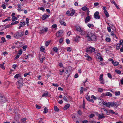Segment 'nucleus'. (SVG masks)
<instances>
[{
	"mask_svg": "<svg viewBox=\"0 0 123 123\" xmlns=\"http://www.w3.org/2000/svg\"><path fill=\"white\" fill-rule=\"evenodd\" d=\"M112 63L113 64V65L115 66H117L119 64V62H114L113 60H112Z\"/></svg>",
	"mask_w": 123,
	"mask_h": 123,
	"instance_id": "f3484780",
	"label": "nucleus"
},
{
	"mask_svg": "<svg viewBox=\"0 0 123 123\" xmlns=\"http://www.w3.org/2000/svg\"><path fill=\"white\" fill-rule=\"evenodd\" d=\"M111 35L112 36H114L115 35L114 34V32L113 31H112L111 32Z\"/></svg>",
	"mask_w": 123,
	"mask_h": 123,
	"instance_id": "338daca9",
	"label": "nucleus"
},
{
	"mask_svg": "<svg viewBox=\"0 0 123 123\" xmlns=\"http://www.w3.org/2000/svg\"><path fill=\"white\" fill-rule=\"evenodd\" d=\"M121 45L119 44H118L117 45L116 49L117 50H119L120 48Z\"/></svg>",
	"mask_w": 123,
	"mask_h": 123,
	"instance_id": "a18cd8bd",
	"label": "nucleus"
},
{
	"mask_svg": "<svg viewBox=\"0 0 123 123\" xmlns=\"http://www.w3.org/2000/svg\"><path fill=\"white\" fill-rule=\"evenodd\" d=\"M103 74H101L99 76V79L100 80L103 79Z\"/></svg>",
	"mask_w": 123,
	"mask_h": 123,
	"instance_id": "69168bd1",
	"label": "nucleus"
},
{
	"mask_svg": "<svg viewBox=\"0 0 123 123\" xmlns=\"http://www.w3.org/2000/svg\"><path fill=\"white\" fill-rule=\"evenodd\" d=\"M107 29L109 32H110L111 31V29L110 27H107Z\"/></svg>",
	"mask_w": 123,
	"mask_h": 123,
	"instance_id": "6e6d98bb",
	"label": "nucleus"
},
{
	"mask_svg": "<svg viewBox=\"0 0 123 123\" xmlns=\"http://www.w3.org/2000/svg\"><path fill=\"white\" fill-rule=\"evenodd\" d=\"M10 18H11V17H8L6 19H5L4 20H3L2 21L3 22H5L6 21H8L9 20H10Z\"/></svg>",
	"mask_w": 123,
	"mask_h": 123,
	"instance_id": "c756f323",
	"label": "nucleus"
},
{
	"mask_svg": "<svg viewBox=\"0 0 123 123\" xmlns=\"http://www.w3.org/2000/svg\"><path fill=\"white\" fill-rule=\"evenodd\" d=\"M63 31L60 30L58 32L56 33V35L57 37H61L63 36Z\"/></svg>",
	"mask_w": 123,
	"mask_h": 123,
	"instance_id": "1a4fd4ad",
	"label": "nucleus"
},
{
	"mask_svg": "<svg viewBox=\"0 0 123 123\" xmlns=\"http://www.w3.org/2000/svg\"><path fill=\"white\" fill-rule=\"evenodd\" d=\"M6 100V99L5 97L0 96V102H5Z\"/></svg>",
	"mask_w": 123,
	"mask_h": 123,
	"instance_id": "9d476101",
	"label": "nucleus"
},
{
	"mask_svg": "<svg viewBox=\"0 0 123 123\" xmlns=\"http://www.w3.org/2000/svg\"><path fill=\"white\" fill-rule=\"evenodd\" d=\"M106 96H109L110 97L112 96V95L111 93L110 92H107L106 93Z\"/></svg>",
	"mask_w": 123,
	"mask_h": 123,
	"instance_id": "5701e85b",
	"label": "nucleus"
},
{
	"mask_svg": "<svg viewBox=\"0 0 123 123\" xmlns=\"http://www.w3.org/2000/svg\"><path fill=\"white\" fill-rule=\"evenodd\" d=\"M48 92L44 93L42 95V97H47L48 96Z\"/></svg>",
	"mask_w": 123,
	"mask_h": 123,
	"instance_id": "4c0bfd02",
	"label": "nucleus"
},
{
	"mask_svg": "<svg viewBox=\"0 0 123 123\" xmlns=\"http://www.w3.org/2000/svg\"><path fill=\"white\" fill-rule=\"evenodd\" d=\"M81 9L83 11H85L86 10L88 9V8L87 7L84 6L82 7V8H81Z\"/></svg>",
	"mask_w": 123,
	"mask_h": 123,
	"instance_id": "bb28decb",
	"label": "nucleus"
},
{
	"mask_svg": "<svg viewBox=\"0 0 123 123\" xmlns=\"http://www.w3.org/2000/svg\"><path fill=\"white\" fill-rule=\"evenodd\" d=\"M83 87H81L80 88V94H81L83 93Z\"/></svg>",
	"mask_w": 123,
	"mask_h": 123,
	"instance_id": "58836bf2",
	"label": "nucleus"
},
{
	"mask_svg": "<svg viewBox=\"0 0 123 123\" xmlns=\"http://www.w3.org/2000/svg\"><path fill=\"white\" fill-rule=\"evenodd\" d=\"M86 98L88 101H91L90 97V96H88L87 95L86 96Z\"/></svg>",
	"mask_w": 123,
	"mask_h": 123,
	"instance_id": "cd10ccee",
	"label": "nucleus"
},
{
	"mask_svg": "<svg viewBox=\"0 0 123 123\" xmlns=\"http://www.w3.org/2000/svg\"><path fill=\"white\" fill-rule=\"evenodd\" d=\"M23 79L22 78H20L18 79V80L17 82V85L18 88H19L21 87L22 86L24 83L23 80Z\"/></svg>",
	"mask_w": 123,
	"mask_h": 123,
	"instance_id": "7ed1b4c3",
	"label": "nucleus"
},
{
	"mask_svg": "<svg viewBox=\"0 0 123 123\" xmlns=\"http://www.w3.org/2000/svg\"><path fill=\"white\" fill-rule=\"evenodd\" d=\"M35 106L36 108L38 109H40L41 107V106H39L37 104Z\"/></svg>",
	"mask_w": 123,
	"mask_h": 123,
	"instance_id": "13d9d810",
	"label": "nucleus"
},
{
	"mask_svg": "<svg viewBox=\"0 0 123 123\" xmlns=\"http://www.w3.org/2000/svg\"><path fill=\"white\" fill-rule=\"evenodd\" d=\"M18 10L19 11H23L24 10L23 9H21V5L20 4H18Z\"/></svg>",
	"mask_w": 123,
	"mask_h": 123,
	"instance_id": "aec40b11",
	"label": "nucleus"
},
{
	"mask_svg": "<svg viewBox=\"0 0 123 123\" xmlns=\"http://www.w3.org/2000/svg\"><path fill=\"white\" fill-rule=\"evenodd\" d=\"M0 67L1 68H2L3 69H5V67L4 66V63L3 64H0Z\"/></svg>",
	"mask_w": 123,
	"mask_h": 123,
	"instance_id": "79ce46f5",
	"label": "nucleus"
},
{
	"mask_svg": "<svg viewBox=\"0 0 123 123\" xmlns=\"http://www.w3.org/2000/svg\"><path fill=\"white\" fill-rule=\"evenodd\" d=\"M66 42L67 44H69L70 43V41L68 39H67L66 40Z\"/></svg>",
	"mask_w": 123,
	"mask_h": 123,
	"instance_id": "680f3d73",
	"label": "nucleus"
},
{
	"mask_svg": "<svg viewBox=\"0 0 123 123\" xmlns=\"http://www.w3.org/2000/svg\"><path fill=\"white\" fill-rule=\"evenodd\" d=\"M24 34V32L19 31L16 32L14 35V37L16 39H18L23 36Z\"/></svg>",
	"mask_w": 123,
	"mask_h": 123,
	"instance_id": "f03ea898",
	"label": "nucleus"
},
{
	"mask_svg": "<svg viewBox=\"0 0 123 123\" xmlns=\"http://www.w3.org/2000/svg\"><path fill=\"white\" fill-rule=\"evenodd\" d=\"M103 91V90L102 88H99L98 90V91L100 92H102Z\"/></svg>",
	"mask_w": 123,
	"mask_h": 123,
	"instance_id": "8fccbe9b",
	"label": "nucleus"
},
{
	"mask_svg": "<svg viewBox=\"0 0 123 123\" xmlns=\"http://www.w3.org/2000/svg\"><path fill=\"white\" fill-rule=\"evenodd\" d=\"M40 51H42L43 52L45 50V49L43 47H41L40 49Z\"/></svg>",
	"mask_w": 123,
	"mask_h": 123,
	"instance_id": "864d4df0",
	"label": "nucleus"
},
{
	"mask_svg": "<svg viewBox=\"0 0 123 123\" xmlns=\"http://www.w3.org/2000/svg\"><path fill=\"white\" fill-rule=\"evenodd\" d=\"M86 37H87V40L88 41H95L97 40V37L94 34L90 32V34H88L87 32H86Z\"/></svg>",
	"mask_w": 123,
	"mask_h": 123,
	"instance_id": "f257e3e1",
	"label": "nucleus"
},
{
	"mask_svg": "<svg viewBox=\"0 0 123 123\" xmlns=\"http://www.w3.org/2000/svg\"><path fill=\"white\" fill-rule=\"evenodd\" d=\"M87 26L89 28H91L92 26H93V24H88L87 25Z\"/></svg>",
	"mask_w": 123,
	"mask_h": 123,
	"instance_id": "5fc2aeb1",
	"label": "nucleus"
},
{
	"mask_svg": "<svg viewBox=\"0 0 123 123\" xmlns=\"http://www.w3.org/2000/svg\"><path fill=\"white\" fill-rule=\"evenodd\" d=\"M95 116L94 114H91L90 115H89V117L92 118Z\"/></svg>",
	"mask_w": 123,
	"mask_h": 123,
	"instance_id": "de8ad7c7",
	"label": "nucleus"
},
{
	"mask_svg": "<svg viewBox=\"0 0 123 123\" xmlns=\"http://www.w3.org/2000/svg\"><path fill=\"white\" fill-rule=\"evenodd\" d=\"M120 94V92L119 91L116 92H115V95L116 96L119 95Z\"/></svg>",
	"mask_w": 123,
	"mask_h": 123,
	"instance_id": "7c9ffc66",
	"label": "nucleus"
},
{
	"mask_svg": "<svg viewBox=\"0 0 123 123\" xmlns=\"http://www.w3.org/2000/svg\"><path fill=\"white\" fill-rule=\"evenodd\" d=\"M76 29L77 30L80 32H83V30L81 28V27L80 26H77L76 27Z\"/></svg>",
	"mask_w": 123,
	"mask_h": 123,
	"instance_id": "dca6fc26",
	"label": "nucleus"
},
{
	"mask_svg": "<svg viewBox=\"0 0 123 123\" xmlns=\"http://www.w3.org/2000/svg\"><path fill=\"white\" fill-rule=\"evenodd\" d=\"M59 22L61 25H63L64 26H65L66 25V23L64 21L60 20L59 21Z\"/></svg>",
	"mask_w": 123,
	"mask_h": 123,
	"instance_id": "412c9836",
	"label": "nucleus"
},
{
	"mask_svg": "<svg viewBox=\"0 0 123 123\" xmlns=\"http://www.w3.org/2000/svg\"><path fill=\"white\" fill-rule=\"evenodd\" d=\"M110 102L107 103L105 102H104L103 103V104L104 105H106L107 107H108L109 108L110 107Z\"/></svg>",
	"mask_w": 123,
	"mask_h": 123,
	"instance_id": "ddd939ff",
	"label": "nucleus"
},
{
	"mask_svg": "<svg viewBox=\"0 0 123 123\" xmlns=\"http://www.w3.org/2000/svg\"><path fill=\"white\" fill-rule=\"evenodd\" d=\"M67 50L68 51H69V52H71V48L69 47L67 48Z\"/></svg>",
	"mask_w": 123,
	"mask_h": 123,
	"instance_id": "e2e57ef3",
	"label": "nucleus"
},
{
	"mask_svg": "<svg viewBox=\"0 0 123 123\" xmlns=\"http://www.w3.org/2000/svg\"><path fill=\"white\" fill-rule=\"evenodd\" d=\"M107 74L108 77L110 79H111L112 78V77L111 76V74L110 73H108Z\"/></svg>",
	"mask_w": 123,
	"mask_h": 123,
	"instance_id": "3c124183",
	"label": "nucleus"
},
{
	"mask_svg": "<svg viewBox=\"0 0 123 123\" xmlns=\"http://www.w3.org/2000/svg\"><path fill=\"white\" fill-rule=\"evenodd\" d=\"M6 37L7 38H9L10 39H11V36L10 35H6Z\"/></svg>",
	"mask_w": 123,
	"mask_h": 123,
	"instance_id": "052dcab7",
	"label": "nucleus"
},
{
	"mask_svg": "<svg viewBox=\"0 0 123 123\" xmlns=\"http://www.w3.org/2000/svg\"><path fill=\"white\" fill-rule=\"evenodd\" d=\"M111 25V26H110L112 30L113 31L116 30L114 26L113 25Z\"/></svg>",
	"mask_w": 123,
	"mask_h": 123,
	"instance_id": "e433bc0d",
	"label": "nucleus"
},
{
	"mask_svg": "<svg viewBox=\"0 0 123 123\" xmlns=\"http://www.w3.org/2000/svg\"><path fill=\"white\" fill-rule=\"evenodd\" d=\"M38 9L42 10L43 12L45 10L44 8L42 7L39 8Z\"/></svg>",
	"mask_w": 123,
	"mask_h": 123,
	"instance_id": "09e8293b",
	"label": "nucleus"
},
{
	"mask_svg": "<svg viewBox=\"0 0 123 123\" xmlns=\"http://www.w3.org/2000/svg\"><path fill=\"white\" fill-rule=\"evenodd\" d=\"M63 41V38H61L60 39L59 42L61 44L62 43Z\"/></svg>",
	"mask_w": 123,
	"mask_h": 123,
	"instance_id": "603ef678",
	"label": "nucleus"
},
{
	"mask_svg": "<svg viewBox=\"0 0 123 123\" xmlns=\"http://www.w3.org/2000/svg\"><path fill=\"white\" fill-rule=\"evenodd\" d=\"M95 51L94 48L91 47H88L86 49V51L87 53H92Z\"/></svg>",
	"mask_w": 123,
	"mask_h": 123,
	"instance_id": "20e7f679",
	"label": "nucleus"
},
{
	"mask_svg": "<svg viewBox=\"0 0 123 123\" xmlns=\"http://www.w3.org/2000/svg\"><path fill=\"white\" fill-rule=\"evenodd\" d=\"M26 118H24L22 119L21 120L22 121V123H26Z\"/></svg>",
	"mask_w": 123,
	"mask_h": 123,
	"instance_id": "2f4dec72",
	"label": "nucleus"
},
{
	"mask_svg": "<svg viewBox=\"0 0 123 123\" xmlns=\"http://www.w3.org/2000/svg\"><path fill=\"white\" fill-rule=\"evenodd\" d=\"M91 98H92L93 99H94V100H96L97 98H96V97H95V96H94L93 95H92V96H91Z\"/></svg>",
	"mask_w": 123,
	"mask_h": 123,
	"instance_id": "0e129e2a",
	"label": "nucleus"
},
{
	"mask_svg": "<svg viewBox=\"0 0 123 123\" xmlns=\"http://www.w3.org/2000/svg\"><path fill=\"white\" fill-rule=\"evenodd\" d=\"M115 71L117 74H120L121 73V71L120 70H115Z\"/></svg>",
	"mask_w": 123,
	"mask_h": 123,
	"instance_id": "c85d7f7f",
	"label": "nucleus"
},
{
	"mask_svg": "<svg viewBox=\"0 0 123 123\" xmlns=\"http://www.w3.org/2000/svg\"><path fill=\"white\" fill-rule=\"evenodd\" d=\"M19 55L18 54L16 56V57L14 58L15 60H16L18 58H19Z\"/></svg>",
	"mask_w": 123,
	"mask_h": 123,
	"instance_id": "bf43d9fd",
	"label": "nucleus"
},
{
	"mask_svg": "<svg viewBox=\"0 0 123 123\" xmlns=\"http://www.w3.org/2000/svg\"><path fill=\"white\" fill-rule=\"evenodd\" d=\"M25 24V23L24 22H21L20 23L19 25L22 27L24 26Z\"/></svg>",
	"mask_w": 123,
	"mask_h": 123,
	"instance_id": "393cba45",
	"label": "nucleus"
},
{
	"mask_svg": "<svg viewBox=\"0 0 123 123\" xmlns=\"http://www.w3.org/2000/svg\"><path fill=\"white\" fill-rule=\"evenodd\" d=\"M91 17L89 16L87 17L85 19V23L88 22L90 20Z\"/></svg>",
	"mask_w": 123,
	"mask_h": 123,
	"instance_id": "f8f14e48",
	"label": "nucleus"
},
{
	"mask_svg": "<svg viewBox=\"0 0 123 123\" xmlns=\"http://www.w3.org/2000/svg\"><path fill=\"white\" fill-rule=\"evenodd\" d=\"M50 43V42H48V41H47L45 43V45L46 47L47 46L49 45Z\"/></svg>",
	"mask_w": 123,
	"mask_h": 123,
	"instance_id": "4d7b16f0",
	"label": "nucleus"
},
{
	"mask_svg": "<svg viewBox=\"0 0 123 123\" xmlns=\"http://www.w3.org/2000/svg\"><path fill=\"white\" fill-rule=\"evenodd\" d=\"M19 23V22L18 21H15L14 22H12L11 24V25H13L15 24H17Z\"/></svg>",
	"mask_w": 123,
	"mask_h": 123,
	"instance_id": "a19ab883",
	"label": "nucleus"
},
{
	"mask_svg": "<svg viewBox=\"0 0 123 123\" xmlns=\"http://www.w3.org/2000/svg\"><path fill=\"white\" fill-rule=\"evenodd\" d=\"M17 19V17L15 16H13L12 17V21H14Z\"/></svg>",
	"mask_w": 123,
	"mask_h": 123,
	"instance_id": "72a5a7b5",
	"label": "nucleus"
},
{
	"mask_svg": "<svg viewBox=\"0 0 123 123\" xmlns=\"http://www.w3.org/2000/svg\"><path fill=\"white\" fill-rule=\"evenodd\" d=\"M45 57L43 56L42 58H40V60L41 62H43V60H45Z\"/></svg>",
	"mask_w": 123,
	"mask_h": 123,
	"instance_id": "c9c22d12",
	"label": "nucleus"
},
{
	"mask_svg": "<svg viewBox=\"0 0 123 123\" xmlns=\"http://www.w3.org/2000/svg\"><path fill=\"white\" fill-rule=\"evenodd\" d=\"M49 16V15L48 16L46 14H44L43 15L41 18L43 20H44L48 18Z\"/></svg>",
	"mask_w": 123,
	"mask_h": 123,
	"instance_id": "a211bd4d",
	"label": "nucleus"
},
{
	"mask_svg": "<svg viewBox=\"0 0 123 123\" xmlns=\"http://www.w3.org/2000/svg\"><path fill=\"white\" fill-rule=\"evenodd\" d=\"M48 28L47 27H43L40 29V33L42 34L44 32H46L48 31Z\"/></svg>",
	"mask_w": 123,
	"mask_h": 123,
	"instance_id": "423d86ee",
	"label": "nucleus"
},
{
	"mask_svg": "<svg viewBox=\"0 0 123 123\" xmlns=\"http://www.w3.org/2000/svg\"><path fill=\"white\" fill-rule=\"evenodd\" d=\"M66 69V72H65V73H66V74H70L72 70V68L71 67H69Z\"/></svg>",
	"mask_w": 123,
	"mask_h": 123,
	"instance_id": "6e6552de",
	"label": "nucleus"
},
{
	"mask_svg": "<svg viewBox=\"0 0 123 123\" xmlns=\"http://www.w3.org/2000/svg\"><path fill=\"white\" fill-rule=\"evenodd\" d=\"M105 40L107 42H110L111 41V39L109 38H106Z\"/></svg>",
	"mask_w": 123,
	"mask_h": 123,
	"instance_id": "49530a36",
	"label": "nucleus"
},
{
	"mask_svg": "<svg viewBox=\"0 0 123 123\" xmlns=\"http://www.w3.org/2000/svg\"><path fill=\"white\" fill-rule=\"evenodd\" d=\"M48 110L46 107H45L44 109L43 112L45 113H46L48 112Z\"/></svg>",
	"mask_w": 123,
	"mask_h": 123,
	"instance_id": "37998d69",
	"label": "nucleus"
},
{
	"mask_svg": "<svg viewBox=\"0 0 123 123\" xmlns=\"http://www.w3.org/2000/svg\"><path fill=\"white\" fill-rule=\"evenodd\" d=\"M54 108L55 111H56L58 112L59 111V109L56 106H54Z\"/></svg>",
	"mask_w": 123,
	"mask_h": 123,
	"instance_id": "b1692460",
	"label": "nucleus"
},
{
	"mask_svg": "<svg viewBox=\"0 0 123 123\" xmlns=\"http://www.w3.org/2000/svg\"><path fill=\"white\" fill-rule=\"evenodd\" d=\"M104 13L106 17H108L109 16V15L107 11H104Z\"/></svg>",
	"mask_w": 123,
	"mask_h": 123,
	"instance_id": "a878e982",
	"label": "nucleus"
},
{
	"mask_svg": "<svg viewBox=\"0 0 123 123\" xmlns=\"http://www.w3.org/2000/svg\"><path fill=\"white\" fill-rule=\"evenodd\" d=\"M110 106L112 107L113 106H116V103L114 102H110Z\"/></svg>",
	"mask_w": 123,
	"mask_h": 123,
	"instance_id": "4be33fe9",
	"label": "nucleus"
},
{
	"mask_svg": "<svg viewBox=\"0 0 123 123\" xmlns=\"http://www.w3.org/2000/svg\"><path fill=\"white\" fill-rule=\"evenodd\" d=\"M75 12V11L74 10H72L71 12L69 14V15L71 16H72Z\"/></svg>",
	"mask_w": 123,
	"mask_h": 123,
	"instance_id": "f704fd0d",
	"label": "nucleus"
},
{
	"mask_svg": "<svg viewBox=\"0 0 123 123\" xmlns=\"http://www.w3.org/2000/svg\"><path fill=\"white\" fill-rule=\"evenodd\" d=\"M80 37L79 36H76L75 38V41L76 42H78L79 41V38Z\"/></svg>",
	"mask_w": 123,
	"mask_h": 123,
	"instance_id": "c03bdc74",
	"label": "nucleus"
},
{
	"mask_svg": "<svg viewBox=\"0 0 123 123\" xmlns=\"http://www.w3.org/2000/svg\"><path fill=\"white\" fill-rule=\"evenodd\" d=\"M94 18L96 19H99L100 18V15L99 12L98 11H96L94 15Z\"/></svg>",
	"mask_w": 123,
	"mask_h": 123,
	"instance_id": "0eeeda50",
	"label": "nucleus"
},
{
	"mask_svg": "<svg viewBox=\"0 0 123 123\" xmlns=\"http://www.w3.org/2000/svg\"><path fill=\"white\" fill-rule=\"evenodd\" d=\"M29 19L28 18H26V23L27 25V26H28L29 25Z\"/></svg>",
	"mask_w": 123,
	"mask_h": 123,
	"instance_id": "ea45409f",
	"label": "nucleus"
},
{
	"mask_svg": "<svg viewBox=\"0 0 123 123\" xmlns=\"http://www.w3.org/2000/svg\"><path fill=\"white\" fill-rule=\"evenodd\" d=\"M109 113L112 114H115L116 115L118 114L117 113H116L115 112H114L112 110H108V114H109Z\"/></svg>",
	"mask_w": 123,
	"mask_h": 123,
	"instance_id": "2eb2a0df",
	"label": "nucleus"
},
{
	"mask_svg": "<svg viewBox=\"0 0 123 123\" xmlns=\"http://www.w3.org/2000/svg\"><path fill=\"white\" fill-rule=\"evenodd\" d=\"M22 49H20L19 50L18 52V54L21 55L22 54Z\"/></svg>",
	"mask_w": 123,
	"mask_h": 123,
	"instance_id": "774afa93",
	"label": "nucleus"
},
{
	"mask_svg": "<svg viewBox=\"0 0 123 123\" xmlns=\"http://www.w3.org/2000/svg\"><path fill=\"white\" fill-rule=\"evenodd\" d=\"M101 111L102 113V115H103V116L109 115L108 111L105 108H102L101 109Z\"/></svg>",
	"mask_w": 123,
	"mask_h": 123,
	"instance_id": "39448f33",
	"label": "nucleus"
},
{
	"mask_svg": "<svg viewBox=\"0 0 123 123\" xmlns=\"http://www.w3.org/2000/svg\"><path fill=\"white\" fill-rule=\"evenodd\" d=\"M70 106V104H68L65 105L63 109L64 110H66Z\"/></svg>",
	"mask_w": 123,
	"mask_h": 123,
	"instance_id": "6ab92c4d",
	"label": "nucleus"
},
{
	"mask_svg": "<svg viewBox=\"0 0 123 123\" xmlns=\"http://www.w3.org/2000/svg\"><path fill=\"white\" fill-rule=\"evenodd\" d=\"M95 114L96 116H98V117L100 119L104 118L105 117V116H103V115H102L101 114H99L97 112H96L95 113Z\"/></svg>",
	"mask_w": 123,
	"mask_h": 123,
	"instance_id": "9b49d317",
	"label": "nucleus"
},
{
	"mask_svg": "<svg viewBox=\"0 0 123 123\" xmlns=\"http://www.w3.org/2000/svg\"><path fill=\"white\" fill-rule=\"evenodd\" d=\"M53 50L56 52H57L58 50V49L56 47H55L53 48Z\"/></svg>",
	"mask_w": 123,
	"mask_h": 123,
	"instance_id": "473e14b6",
	"label": "nucleus"
},
{
	"mask_svg": "<svg viewBox=\"0 0 123 123\" xmlns=\"http://www.w3.org/2000/svg\"><path fill=\"white\" fill-rule=\"evenodd\" d=\"M14 78H16L18 80V79H19L20 78H22L21 77V76L19 74H16L14 76Z\"/></svg>",
	"mask_w": 123,
	"mask_h": 123,
	"instance_id": "4468645a",
	"label": "nucleus"
}]
</instances>
